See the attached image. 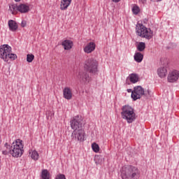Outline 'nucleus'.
<instances>
[{
	"label": "nucleus",
	"instance_id": "obj_33",
	"mask_svg": "<svg viewBox=\"0 0 179 179\" xmlns=\"http://www.w3.org/2000/svg\"><path fill=\"white\" fill-rule=\"evenodd\" d=\"M2 153L3 155H9V153L10 154V150H5L2 151Z\"/></svg>",
	"mask_w": 179,
	"mask_h": 179
},
{
	"label": "nucleus",
	"instance_id": "obj_6",
	"mask_svg": "<svg viewBox=\"0 0 179 179\" xmlns=\"http://www.w3.org/2000/svg\"><path fill=\"white\" fill-rule=\"evenodd\" d=\"M12 52V48L9 45H2L0 46V58L5 62H8V55Z\"/></svg>",
	"mask_w": 179,
	"mask_h": 179
},
{
	"label": "nucleus",
	"instance_id": "obj_38",
	"mask_svg": "<svg viewBox=\"0 0 179 179\" xmlns=\"http://www.w3.org/2000/svg\"><path fill=\"white\" fill-rule=\"evenodd\" d=\"M15 2H20V0H15Z\"/></svg>",
	"mask_w": 179,
	"mask_h": 179
},
{
	"label": "nucleus",
	"instance_id": "obj_12",
	"mask_svg": "<svg viewBox=\"0 0 179 179\" xmlns=\"http://www.w3.org/2000/svg\"><path fill=\"white\" fill-rule=\"evenodd\" d=\"M139 82V76L136 73H131L126 79V85H131V83H137Z\"/></svg>",
	"mask_w": 179,
	"mask_h": 179
},
{
	"label": "nucleus",
	"instance_id": "obj_5",
	"mask_svg": "<svg viewBox=\"0 0 179 179\" xmlns=\"http://www.w3.org/2000/svg\"><path fill=\"white\" fill-rule=\"evenodd\" d=\"M98 65L97 61L94 59H89L85 63L84 69L90 72V73H96V72H97Z\"/></svg>",
	"mask_w": 179,
	"mask_h": 179
},
{
	"label": "nucleus",
	"instance_id": "obj_25",
	"mask_svg": "<svg viewBox=\"0 0 179 179\" xmlns=\"http://www.w3.org/2000/svg\"><path fill=\"white\" fill-rule=\"evenodd\" d=\"M92 150H94L95 153H99V152L100 151V147L96 143H94L92 144Z\"/></svg>",
	"mask_w": 179,
	"mask_h": 179
},
{
	"label": "nucleus",
	"instance_id": "obj_28",
	"mask_svg": "<svg viewBox=\"0 0 179 179\" xmlns=\"http://www.w3.org/2000/svg\"><path fill=\"white\" fill-rule=\"evenodd\" d=\"M34 59V55L33 54H28L27 55V62H33Z\"/></svg>",
	"mask_w": 179,
	"mask_h": 179
},
{
	"label": "nucleus",
	"instance_id": "obj_24",
	"mask_svg": "<svg viewBox=\"0 0 179 179\" xmlns=\"http://www.w3.org/2000/svg\"><path fill=\"white\" fill-rule=\"evenodd\" d=\"M9 10H10L13 15H15V13H16V11L17 10V6L15 4L10 5Z\"/></svg>",
	"mask_w": 179,
	"mask_h": 179
},
{
	"label": "nucleus",
	"instance_id": "obj_35",
	"mask_svg": "<svg viewBox=\"0 0 179 179\" xmlns=\"http://www.w3.org/2000/svg\"><path fill=\"white\" fill-rule=\"evenodd\" d=\"M141 3H145L146 2V0H139Z\"/></svg>",
	"mask_w": 179,
	"mask_h": 179
},
{
	"label": "nucleus",
	"instance_id": "obj_2",
	"mask_svg": "<svg viewBox=\"0 0 179 179\" xmlns=\"http://www.w3.org/2000/svg\"><path fill=\"white\" fill-rule=\"evenodd\" d=\"M140 174L138 168L129 166L122 171L121 177L122 179H138Z\"/></svg>",
	"mask_w": 179,
	"mask_h": 179
},
{
	"label": "nucleus",
	"instance_id": "obj_37",
	"mask_svg": "<svg viewBox=\"0 0 179 179\" xmlns=\"http://www.w3.org/2000/svg\"><path fill=\"white\" fill-rule=\"evenodd\" d=\"M127 92H128V93H131V92H132V90L129 89V90H127Z\"/></svg>",
	"mask_w": 179,
	"mask_h": 179
},
{
	"label": "nucleus",
	"instance_id": "obj_16",
	"mask_svg": "<svg viewBox=\"0 0 179 179\" xmlns=\"http://www.w3.org/2000/svg\"><path fill=\"white\" fill-rule=\"evenodd\" d=\"M8 24L10 31H16L18 29L17 22L13 20H8Z\"/></svg>",
	"mask_w": 179,
	"mask_h": 179
},
{
	"label": "nucleus",
	"instance_id": "obj_22",
	"mask_svg": "<svg viewBox=\"0 0 179 179\" xmlns=\"http://www.w3.org/2000/svg\"><path fill=\"white\" fill-rule=\"evenodd\" d=\"M145 48H146V43L144 42H139L137 45V50L139 51V52H143V51H145Z\"/></svg>",
	"mask_w": 179,
	"mask_h": 179
},
{
	"label": "nucleus",
	"instance_id": "obj_1",
	"mask_svg": "<svg viewBox=\"0 0 179 179\" xmlns=\"http://www.w3.org/2000/svg\"><path fill=\"white\" fill-rule=\"evenodd\" d=\"M121 117L128 124H132L136 120V114L134 108L129 105H124L122 107Z\"/></svg>",
	"mask_w": 179,
	"mask_h": 179
},
{
	"label": "nucleus",
	"instance_id": "obj_14",
	"mask_svg": "<svg viewBox=\"0 0 179 179\" xmlns=\"http://www.w3.org/2000/svg\"><path fill=\"white\" fill-rule=\"evenodd\" d=\"M17 10L20 13H27V12L30 11V6L27 4L21 3L17 6Z\"/></svg>",
	"mask_w": 179,
	"mask_h": 179
},
{
	"label": "nucleus",
	"instance_id": "obj_23",
	"mask_svg": "<svg viewBox=\"0 0 179 179\" xmlns=\"http://www.w3.org/2000/svg\"><path fill=\"white\" fill-rule=\"evenodd\" d=\"M29 155H31V157L32 160H35V162L38 160L39 155L37 151L31 150V152H29Z\"/></svg>",
	"mask_w": 179,
	"mask_h": 179
},
{
	"label": "nucleus",
	"instance_id": "obj_36",
	"mask_svg": "<svg viewBox=\"0 0 179 179\" xmlns=\"http://www.w3.org/2000/svg\"><path fill=\"white\" fill-rule=\"evenodd\" d=\"M120 1H121V0H113V2L117 3V2H120Z\"/></svg>",
	"mask_w": 179,
	"mask_h": 179
},
{
	"label": "nucleus",
	"instance_id": "obj_18",
	"mask_svg": "<svg viewBox=\"0 0 179 179\" xmlns=\"http://www.w3.org/2000/svg\"><path fill=\"white\" fill-rule=\"evenodd\" d=\"M72 0H61L60 9L61 10H66L68 6L71 5Z\"/></svg>",
	"mask_w": 179,
	"mask_h": 179
},
{
	"label": "nucleus",
	"instance_id": "obj_13",
	"mask_svg": "<svg viewBox=\"0 0 179 179\" xmlns=\"http://www.w3.org/2000/svg\"><path fill=\"white\" fill-rule=\"evenodd\" d=\"M96 50V43L94 42L88 43L84 48V52L86 54H92Z\"/></svg>",
	"mask_w": 179,
	"mask_h": 179
},
{
	"label": "nucleus",
	"instance_id": "obj_29",
	"mask_svg": "<svg viewBox=\"0 0 179 179\" xmlns=\"http://www.w3.org/2000/svg\"><path fill=\"white\" fill-rule=\"evenodd\" d=\"M143 96H145V99H149L150 97H152V92L148 90L147 92H144Z\"/></svg>",
	"mask_w": 179,
	"mask_h": 179
},
{
	"label": "nucleus",
	"instance_id": "obj_7",
	"mask_svg": "<svg viewBox=\"0 0 179 179\" xmlns=\"http://www.w3.org/2000/svg\"><path fill=\"white\" fill-rule=\"evenodd\" d=\"M71 141L72 142H76L78 141L82 142L85 141V131L82 129L73 130L71 134Z\"/></svg>",
	"mask_w": 179,
	"mask_h": 179
},
{
	"label": "nucleus",
	"instance_id": "obj_30",
	"mask_svg": "<svg viewBox=\"0 0 179 179\" xmlns=\"http://www.w3.org/2000/svg\"><path fill=\"white\" fill-rule=\"evenodd\" d=\"M95 162L96 164H100L103 162V157L100 156L95 157Z\"/></svg>",
	"mask_w": 179,
	"mask_h": 179
},
{
	"label": "nucleus",
	"instance_id": "obj_3",
	"mask_svg": "<svg viewBox=\"0 0 179 179\" xmlns=\"http://www.w3.org/2000/svg\"><path fill=\"white\" fill-rule=\"evenodd\" d=\"M23 141L20 139L15 140L11 145L10 155L13 157H22L23 155Z\"/></svg>",
	"mask_w": 179,
	"mask_h": 179
},
{
	"label": "nucleus",
	"instance_id": "obj_39",
	"mask_svg": "<svg viewBox=\"0 0 179 179\" xmlns=\"http://www.w3.org/2000/svg\"><path fill=\"white\" fill-rule=\"evenodd\" d=\"M158 1H162V0H158Z\"/></svg>",
	"mask_w": 179,
	"mask_h": 179
},
{
	"label": "nucleus",
	"instance_id": "obj_20",
	"mask_svg": "<svg viewBox=\"0 0 179 179\" xmlns=\"http://www.w3.org/2000/svg\"><path fill=\"white\" fill-rule=\"evenodd\" d=\"M134 58L136 62H142L143 61V54L141 53V52H137L134 54Z\"/></svg>",
	"mask_w": 179,
	"mask_h": 179
},
{
	"label": "nucleus",
	"instance_id": "obj_11",
	"mask_svg": "<svg viewBox=\"0 0 179 179\" xmlns=\"http://www.w3.org/2000/svg\"><path fill=\"white\" fill-rule=\"evenodd\" d=\"M178 78L179 71L174 70L168 75V82L170 83H174V82H177V80H178Z\"/></svg>",
	"mask_w": 179,
	"mask_h": 179
},
{
	"label": "nucleus",
	"instance_id": "obj_31",
	"mask_svg": "<svg viewBox=\"0 0 179 179\" xmlns=\"http://www.w3.org/2000/svg\"><path fill=\"white\" fill-rule=\"evenodd\" d=\"M55 179H66V178L65 177V175L62 173H59L57 175V176L55 177Z\"/></svg>",
	"mask_w": 179,
	"mask_h": 179
},
{
	"label": "nucleus",
	"instance_id": "obj_9",
	"mask_svg": "<svg viewBox=\"0 0 179 179\" xmlns=\"http://www.w3.org/2000/svg\"><path fill=\"white\" fill-rule=\"evenodd\" d=\"M143 94H145L143 87H142V86H136L134 87V90L131 92V98L134 101H136V100L141 99Z\"/></svg>",
	"mask_w": 179,
	"mask_h": 179
},
{
	"label": "nucleus",
	"instance_id": "obj_21",
	"mask_svg": "<svg viewBox=\"0 0 179 179\" xmlns=\"http://www.w3.org/2000/svg\"><path fill=\"white\" fill-rule=\"evenodd\" d=\"M41 177L42 179H50V172L47 169H43Z\"/></svg>",
	"mask_w": 179,
	"mask_h": 179
},
{
	"label": "nucleus",
	"instance_id": "obj_8",
	"mask_svg": "<svg viewBox=\"0 0 179 179\" xmlns=\"http://www.w3.org/2000/svg\"><path fill=\"white\" fill-rule=\"evenodd\" d=\"M83 119L82 116H75L73 119L70 121L71 127L73 129V131H76L78 129H82V121Z\"/></svg>",
	"mask_w": 179,
	"mask_h": 179
},
{
	"label": "nucleus",
	"instance_id": "obj_10",
	"mask_svg": "<svg viewBox=\"0 0 179 179\" xmlns=\"http://www.w3.org/2000/svg\"><path fill=\"white\" fill-rule=\"evenodd\" d=\"M77 79H78L81 83H89L91 78L87 71H81L77 74Z\"/></svg>",
	"mask_w": 179,
	"mask_h": 179
},
{
	"label": "nucleus",
	"instance_id": "obj_26",
	"mask_svg": "<svg viewBox=\"0 0 179 179\" xmlns=\"http://www.w3.org/2000/svg\"><path fill=\"white\" fill-rule=\"evenodd\" d=\"M134 15H138V13H139V12H141V8H139V6H138L137 5H134L131 9Z\"/></svg>",
	"mask_w": 179,
	"mask_h": 179
},
{
	"label": "nucleus",
	"instance_id": "obj_4",
	"mask_svg": "<svg viewBox=\"0 0 179 179\" xmlns=\"http://www.w3.org/2000/svg\"><path fill=\"white\" fill-rule=\"evenodd\" d=\"M136 34L142 38H146L147 40H150L153 37V31L150 29L146 28L142 24H138L136 26Z\"/></svg>",
	"mask_w": 179,
	"mask_h": 179
},
{
	"label": "nucleus",
	"instance_id": "obj_15",
	"mask_svg": "<svg viewBox=\"0 0 179 179\" xmlns=\"http://www.w3.org/2000/svg\"><path fill=\"white\" fill-rule=\"evenodd\" d=\"M63 96L66 100H71L72 99V90H71V88L65 87L63 90Z\"/></svg>",
	"mask_w": 179,
	"mask_h": 179
},
{
	"label": "nucleus",
	"instance_id": "obj_17",
	"mask_svg": "<svg viewBox=\"0 0 179 179\" xmlns=\"http://www.w3.org/2000/svg\"><path fill=\"white\" fill-rule=\"evenodd\" d=\"M62 45L64 46V50L68 51L73 47V42L71 40H65L62 43Z\"/></svg>",
	"mask_w": 179,
	"mask_h": 179
},
{
	"label": "nucleus",
	"instance_id": "obj_27",
	"mask_svg": "<svg viewBox=\"0 0 179 179\" xmlns=\"http://www.w3.org/2000/svg\"><path fill=\"white\" fill-rule=\"evenodd\" d=\"M17 58L16 54H13L12 52L8 53V59H11L12 61H15Z\"/></svg>",
	"mask_w": 179,
	"mask_h": 179
},
{
	"label": "nucleus",
	"instance_id": "obj_32",
	"mask_svg": "<svg viewBox=\"0 0 179 179\" xmlns=\"http://www.w3.org/2000/svg\"><path fill=\"white\" fill-rule=\"evenodd\" d=\"M4 148H6V150H12V145H8V143L4 144Z\"/></svg>",
	"mask_w": 179,
	"mask_h": 179
},
{
	"label": "nucleus",
	"instance_id": "obj_19",
	"mask_svg": "<svg viewBox=\"0 0 179 179\" xmlns=\"http://www.w3.org/2000/svg\"><path fill=\"white\" fill-rule=\"evenodd\" d=\"M157 75L159 78H166L167 76V69L164 67L158 69Z\"/></svg>",
	"mask_w": 179,
	"mask_h": 179
},
{
	"label": "nucleus",
	"instance_id": "obj_34",
	"mask_svg": "<svg viewBox=\"0 0 179 179\" xmlns=\"http://www.w3.org/2000/svg\"><path fill=\"white\" fill-rule=\"evenodd\" d=\"M26 24H27L26 21H24V20L22 21V23H21L22 27H26Z\"/></svg>",
	"mask_w": 179,
	"mask_h": 179
}]
</instances>
